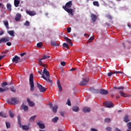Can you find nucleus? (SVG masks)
I'll use <instances>...</instances> for the list:
<instances>
[{"instance_id":"obj_1","label":"nucleus","mask_w":131,"mask_h":131,"mask_svg":"<svg viewBox=\"0 0 131 131\" xmlns=\"http://www.w3.org/2000/svg\"><path fill=\"white\" fill-rule=\"evenodd\" d=\"M71 7H72V1H69L66 4L65 6H62V9H63L66 12H67L68 14H70L71 16H73L74 13H73V9L70 8Z\"/></svg>"},{"instance_id":"obj_2","label":"nucleus","mask_w":131,"mask_h":131,"mask_svg":"<svg viewBox=\"0 0 131 131\" xmlns=\"http://www.w3.org/2000/svg\"><path fill=\"white\" fill-rule=\"evenodd\" d=\"M44 68L41 78H43L45 80L50 82V83H53V81L50 79V72L47 70L46 67Z\"/></svg>"},{"instance_id":"obj_3","label":"nucleus","mask_w":131,"mask_h":131,"mask_svg":"<svg viewBox=\"0 0 131 131\" xmlns=\"http://www.w3.org/2000/svg\"><path fill=\"white\" fill-rule=\"evenodd\" d=\"M11 84H14V82H10L9 83H8L7 82H3L1 84V86L3 88H0V93H4L5 92H8L9 91V88L7 86V85H11Z\"/></svg>"},{"instance_id":"obj_4","label":"nucleus","mask_w":131,"mask_h":131,"mask_svg":"<svg viewBox=\"0 0 131 131\" xmlns=\"http://www.w3.org/2000/svg\"><path fill=\"white\" fill-rule=\"evenodd\" d=\"M33 74H30L29 78V83L30 85L31 92L34 91V82L33 81Z\"/></svg>"},{"instance_id":"obj_5","label":"nucleus","mask_w":131,"mask_h":131,"mask_svg":"<svg viewBox=\"0 0 131 131\" xmlns=\"http://www.w3.org/2000/svg\"><path fill=\"white\" fill-rule=\"evenodd\" d=\"M51 56H50L44 55L42 56V57L38 58V60L39 61V65H40V66H42V67H47L48 65L42 63V60H46V59H49V58Z\"/></svg>"},{"instance_id":"obj_6","label":"nucleus","mask_w":131,"mask_h":131,"mask_svg":"<svg viewBox=\"0 0 131 131\" xmlns=\"http://www.w3.org/2000/svg\"><path fill=\"white\" fill-rule=\"evenodd\" d=\"M7 102L9 104H12L13 105H15V104H18V102H19V100H18V99L16 98H12L11 100L7 99Z\"/></svg>"},{"instance_id":"obj_7","label":"nucleus","mask_w":131,"mask_h":131,"mask_svg":"<svg viewBox=\"0 0 131 131\" xmlns=\"http://www.w3.org/2000/svg\"><path fill=\"white\" fill-rule=\"evenodd\" d=\"M103 105L106 108H112V107H114V105H113V103L111 101L104 102Z\"/></svg>"},{"instance_id":"obj_8","label":"nucleus","mask_w":131,"mask_h":131,"mask_svg":"<svg viewBox=\"0 0 131 131\" xmlns=\"http://www.w3.org/2000/svg\"><path fill=\"white\" fill-rule=\"evenodd\" d=\"M37 86L39 90L40 93H45L47 91V88L42 86L41 84H39L38 82L37 83Z\"/></svg>"},{"instance_id":"obj_9","label":"nucleus","mask_w":131,"mask_h":131,"mask_svg":"<svg viewBox=\"0 0 131 131\" xmlns=\"http://www.w3.org/2000/svg\"><path fill=\"white\" fill-rule=\"evenodd\" d=\"M89 78H83L79 83L80 85H86L89 83Z\"/></svg>"},{"instance_id":"obj_10","label":"nucleus","mask_w":131,"mask_h":131,"mask_svg":"<svg viewBox=\"0 0 131 131\" xmlns=\"http://www.w3.org/2000/svg\"><path fill=\"white\" fill-rule=\"evenodd\" d=\"M96 93H99L101 95H107L108 91L105 90L104 89H101L99 92V90H95Z\"/></svg>"},{"instance_id":"obj_11","label":"nucleus","mask_w":131,"mask_h":131,"mask_svg":"<svg viewBox=\"0 0 131 131\" xmlns=\"http://www.w3.org/2000/svg\"><path fill=\"white\" fill-rule=\"evenodd\" d=\"M10 41V37H5L2 38H0V43H3V42H7V41Z\"/></svg>"},{"instance_id":"obj_12","label":"nucleus","mask_w":131,"mask_h":131,"mask_svg":"<svg viewBox=\"0 0 131 131\" xmlns=\"http://www.w3.org/2000/svg\"><path fill=\"white\" fill-rule=\"evenodd\" d=\"M12 62L16 63H19V62H20V57L15 55L12 59Z\"/></svg>"},{"instance_id":"obj_13","label":"nucleus","mask_w":131,"mask_h":131,"mask_svg":"<svg viewBox=\"0 0 131 131\" xmlns=\"http://www.w3.org/2000/svg\"><path fill=\"white\" fill-rule=\"evenodd\" d=\"M26 12L28 15H29V16H35V15H36V13L33 11H30L29 10H27Z\"/></svg>"},{"instance_id":"obj_14","label":"nucleus","mask_w":131,"mask_h":131,"mask_svg":"<svg viewBox=\"0 0 131 131\" xmlns=\"http://www.w3.org/2000/svg\"><path fill=\"white\" fill-rule=\"evenodd\" d=\"M91 18L93 22L95 23L97 21V17L96 14L92 13L91 15Z\"/></svg>"},{"instance_id":"obj_15","label":"nucleus","mask_w":131,"mask_h":131,"mask_svg":"<svg viewBox=\"0 0 131 131\" xmlns=\"http://www.w3.org/2000/svg\"><path fill=\"white\" fill-rule=\"evenodd\" d=\"M20 109L21 110H24V111H25V112L28 111V106L25 105V104H24V103H23V104L21 105V106L20 107Z\"/></svg>"},{"instance_id":"obj_16","label":"nucleus","mask_w":131,"mask_h":131,"mask_svg":"<svg viewBox=\"0 0 131 131\" xmlns=\"http://www.w3.org/2000/svg\"><path fill=\"white\" fill-rule=\"evenodd\" d=\"M51 108L54 113H57V111L58 110V105H54L53 106H51Z\"/></svg>"},{"instance_id":"obj_17","label":"nucleus","mask_w":131,"mask_h":131,"mask_svg":"<svg viewBox=\"0 0 131 131\" xmlns=\"http://www.w3.org/2000/svg\"><path fill=\"white\" fill-rule=\"evenodd\" d=\"M64 39H66L67 42H69L70 46H71V47H72V46H73V43H72V42L71 41V39H70V38H69L68 37L64 36Z\"/></svg>"},{"instance_id":"obj_18","label":"nucleus","mask_w":131,"mask_h":131,"mask_svg":"<svg viewBox=\"0 0 131 131\" xmlns=\"http://www.w3.org/2000/svg\"><path fill=\"white\" fill-rule=\"evenodd\" d=\"M37 124L42 129H43V128H45L46 127V125H45L44 124L41 123L40 122H37Z\"/></svg>"},{"instance_id":"obj_19","label":"nucleus","mask_w":131,"mask_h":131,"mask_svg":"<svg viewBox=\"0 0 131 131\" xmlns=\"http://www.w3.org/2000/svg\"><path fill=\"white\" fill-rule=\"evenodd\" d=\"M21 19V14L20 13H17L15 16V21H20Z\"/></svg>"},{"instance_id":"obj_20","label":"nucleus","mask_w":131,"mask_h":131,"mask_svg":"<svg viewBox=\"0 0 131 131\" xmlns=\"http://www.w3.org/2000/svg\"><path fill=\"white\" fill-rule=\"evenodd\" d=\"M27 102L30 107H33V106H34V105H35L34 104V102L30 101V99H29V98L27 99Z\"/></svg>"},{"instance_id":"obj_21","label":"nucleus","mask_w":131,"mask_h":131,"mask_svg":"<svg viewBox=\"0 0 131 131\" xmlns=\"http://www.w3.org/2000/svg\"><path fill=\"white\" fill-rule=\"evenodd\" d=\"M17 120L19 127H22V124H21V117H20V115L17 116Z\"/></svg>"},{"instance_id":"obj_22","label":"nucleus","mask_w":131,"mask_h":131,"mask_svg":"<svg viewBox=\"0 0 131 131\" xmlns=\"http://www.w3.org/2000/svg\"><path fill=\"white\" fill-rule=\"evenodd\" d=\"M20 4V1L18 0H14V5L16 8H18L19 7V5Z\"/></svg>"},{"instance_id":"obj_23","label":"nucleus","mask_w":131,"mask_h":131,"mask_svg":"<svg viewBox=\"0 0 131 131\" xmlns=\"http://www.w3.org/2000/svg\"><path fill=\"white\" fill-rule=\"evenodd\" d=\"M57 86L59 92H62V85H61V84H60V80H57Z\"/></svg>"},{"instance_id":"obj_24","label":"nucleus","mask_w":131,"mask_h":131,"mask_svg":"<svg viewBox=\"0 0 131 131\" xmlns=\"http://www.w3.org/2000/svg\"><path fill=\"white\" fill-rule=\"evenodd\" d=\"M51 46H53V47H59V45L57 43V41L51 40Z\"/></svg>"},{"instance_id":"obj_25","label":"nucleus","mask_w":131,"mask_h":131,"mask_svg":"<svg viewBox=\"0 0 131 131\" xmlns=\"http://www.w3.org/2000/svg\"><path fill=\"white\" fill-rule=\"evenodd\" d=\"M83 111L85 113H88L90 112V111H91V108L86 107H84L83 109Z\"/></svg>"},{"instance_id":"obj_26","label":"nucleus","mask_w":131,"mask_h":131,"mask_svg":"<svg viewBox=\"0 0 131 131\" xmlns=\"http://www.w3.org/2000/svg\"><path fill=\"white\" fill-rule=\"evenodd\" d=\"M72 110L74 112H78V111H79V107H78V106H73L72 107Z\"/></svg>"},{"instance_id":"obj_27","label":"nucleus","mask_w":131,"mask_h":131,"mask_svg":"<svg viewBox=\"0 0 131 131\" xmlns=\"http://www.w3.org/2000/svg\"><path fill=\"white\" fill-rule=\"evenodd\" d=\"M119 93H120V95H121L122 97H125V98L127 97H130V95H129L125 96V94L123 91H120Z\"/></svg>"},{"instance_id":"obj_28","label":"nucleus","mask_w":131,"mask_h":131,"mask_svg":"<svg viewBox=\"0 0 131 131\" xmlns=\"http://www.w3.org/2000/svg\"><path fill=\"white\" fill-rule=\"evenodd\" d=\"M93 6H95V7H97L98 8L100 7V4H99V2L98 1H94L93 2Z\"/></svg>"},{"instance_id":"obj_29","label":"nucleus","mask_w":131,"mask_h":131,"mask_svg":"<svg viewBox=\"0 0 131 131\" xmlns=\"http://www.w3.org/2000/svg\"><path fill=\"white\" fill-rule=\"evenodd\" d=\"M24 130H28L29 129V127L27 125H21V127Z\"/></svg>"},{"instance_id":"obj_30","label":"nucleus","mask_w":131,"mask_h":131,"mask_svg":"<svg viewBox=\"0 0 131 131\" xmlns=\"http://www.w3.org/2000/svg\"><path fill=\"white\" fill-rule=\"evenodd\" d=\"M0 116L2 117H8V115L3 112L0 113Z\"/></svg>"},{"instance_id":"obj_31","label":"nucleus","mask_w":131,"mask_h":131,"mask_svg":"<svg viewBox=\"0 0 131 131\" xmlns=\"http://www.w3.org/2000/svg\"><path fill=\"white\" fill-rule=\"evenodd\" d=\"M59 120V117H55V118H53L52 119V122H55L56 123V122H57V121H58Z\"/></svg>"},{"instance_id":"obj_32","label":"nucleus","mask_w":131,"mask_h":131,"mask_svg":"<svg viewBox=\"0 0 131 131\" xmlns=\"http://www.w3.org/2000/svg\"><path fill=\"white\" fill-rule=\"evenodd\" d=\"M124 121L125 122H128L129 121V119L128 118V116L126 115L124 118Z\"/></svg>"},{"instance_id":"obj_33","label":"nucleus","mask_w":131,"mask_h":131,"mask_svg":"<svg viewBox=\"0 0 131 131\" xmlns=\"http://www.w3.org/2000/svg\"><path fill=\"white\" fill-rule=\"evenodd\" d=\"M7 8L9 11H12V5L8 3L7 4Z\"/></svg>"},{"instance_id":"obj_34","label":"nucleus","mask_w":131,"mask_h":131,"mask_svg":"<svg viewBox=\"0 0 131 131\" xmlns=\"http://www.w3.org/2000/svg\"><path fill=\"white\" fill-rule=\"evenodd\" d=\"M127 126L128 128L127 131H131V122H128L127 123Z\"/></svg>"},{"instance_id":"obj_35","label":"nucleus","mask_w":131,"mask_h":131,"mask_svg":"<svg viewBox=\"0 0 131 131\" xmlns=\"http://www.w3.org/2000/svg\"><path fill=\"white\" fill-rule=\"evenodd\" d=\"M94 38L95 37H94V35L91 37L90 39L88 40L87 43H89V42H92L93 40H94Z\"/></svg>"},{"instance_id":"obj_36","label":"nucleus","mask_w":131,"mask_h":131,"mask_svg":"<svg viewBox=\"0 0 131 131\" xmlns=\"http://www.w3.org/2000/svg\"><path fill=\"white\" fill-rule=\"evenodd\" d=\"M9 114L10 117L11 118H13L14 117V116H15V115L13 113V112H12L11 110H10L9 111Z\"/></svg>"},{"instance_id":"obj_37","label":"nucleus","mask_w":131,"mask_h":131,"mask_svg":"<svg viewBox=\"0 0 131 131\" xmlns=\"http://www.w3.org/2000/svg\"><path fill=\"white\" fill-rule=\"evenodd\" d=\"M36 118V115L32 116L30 118V121H31L32 122H33L34 121V120Z\"/></svg>"},{"instance_id":"obj_38","label":"nucleus","mask_w":131,"mask_h":131,"mask_svg":"<svg viewBox=\"0 0 131 131\" xmlns=\"http://www.w3.org/2000/svg\"><path fill=\"white\" fill-rule=\"evenodd\" d=\"M114 89H115V90H124V87H123V86L117 87V86H115L114 87Z\"/></svg>"},{"instance_id":"obj_39","label":"nucleus","mask_w":131,"mask_h":131,"mask_svg":"<svg viewBox=\"0 0 131 131\" xmlns=\"http://www.w3.org/2000/svg\"><path fill=\"white\" fill-rule=\"evenodd\" d=\"M10 90L13 93H16V89H15V87H14V86H12L10 87Z\"/></svg>"},{"instance_id":"obj_40","label":"nucleus","mask_w":131,"mask_h":131,"mask_svg":"<svg viewBox=\"0 0 131 131\" xmlns=\"http://www.w3.org/2000/svg\"><path fill=\"white\" fill-rule=\"evenodd\" d=\"M4 25L8 29H9V22H8V21H4Z\"/></svg>"},{"instance_id":"obj_41","label":"nucleus","mask_w":131,"mask_h":131,"mask_svg":"<svg viewBox=\"0 0 131 131\" xmlns=\"http://www.w3.org/2000/svg\"><path fill=\"white\" fill-rule=\"evenodd\" d=\"M63 47H64V48H66L67 49H69V45H68V43H63Z\"/></svg>"},{"instance_id":"obj_42","label":"nucleus","mask_w":131,"mask_h":131,"mask_svg":"<svg viewBox=\"0 0 131 131\" xmlns=\"http://www.w3.org/2000/svg\"><path fill=\"white\" fill-rule=\"evenodd\" d=\"M113 74H115V71L107 73L108 76H112V75H113Z\"/></svg>"},{"instance_id":"obj_43","label":"nucleus","mask_w":131,"mask_h":131,"mask_svg":"<svg viewBox=\"0 0 131 131\" xmlns=\"http://www.w3.org/2000/svg\"><path fill=\"white\" fill-rule=\"evenodd\" d=\"M106 18H107V19H110V20H112V16H111L110 14H106Z\"/></svg>"},{"instance_id":"obj_44","label":"nucleus","mask_w":131,"mask_h":131,"mask_svg":"<svg viewBox=\"0 0 131 131\" xmlns=\"http://www.w3.org/2000/svg\"><path fill=\"white\" fill-rule=\"evenodd\" d=\"M6 127L7 128H10L11 127V124L9 122H6Z\"/></svg>"},{"instance_id":"obj_45","label":"nucleus","mask_w":131,"mask_h":131,"mask_svg":"<svg viewBox=\"0 0 131 131\" xmlns=\"http://www.w3.org/2000/svg\"><path fill=\"white\" fill-rule=\"evenodd\" d=\"M104 121H105V122H107V123L111 122V119L109 118H106V119H105Z\"/></svg>"},{"instance_id":"obj_46","label":"nucleus","mask_w":131,"mask_h":131,"mask_svg":"<svg viewBox=\"0 0 131 131\" xmlns=\"http://www.w3.org/2000/svg\"><path fill=\"white\" fill-rule=\"evenodd\" d=\"M42 47V43L41 42H39L37 44V48H41Z\"/></svg>"},{"instance_id":"obj_47","label":"nucleus","mask_w":131,"mask_h":131,"mask_svg":"<svg viewBox=\"0 0 131 131\" xmlns=\"http://www.w3.org/2000/svg\"><path fill=\"white\" fill-rule=\"evenodd\" d=\"M29 25H30V23H29L28 21H26L24 24L25 26H29Z\"/></svg>"},{"instance_id":"obj_48","label":"nucleus","mask_w":131,"mask_h":131,"mask_svg":"<svg viewBox=\"0 0 131 131\" xmlns=\"http://www.w3.org/2000/svg\"><path fill=\"white\" fill-rule=\"evenodd\" d=\"M67 104L68 106H71V101H70V99H68L67 100Z\"/></svg>"},{"instance_id":"obj_49","label":"nucleus","mask_w":131,"mask_h":131,"mask_svg":"<svg viewBox=\"0 0 131 131\" xmlns=\"http://www.w3.org/2000/svg\"><path fill=\"white\" fill-rule=\"evenodd\" d=\"M60 64L61 66H65V65H66V62H65V61H62L60 62Z\"/></svg>"},{"instance_id":"obj_50","label":"nucleus","mask_w":131,"mask_h":131,"mask_svg":"<svg viewBox=\"0 0 131 131\" xmlns=\"http://www.w3.org/2000/svg\"><path fill=\"white\" fill-rule=\"evenodd\" d=\"M106 129L107 131H112V128L110 127H107L106 128Z\"/></svg>"},{"instance_id":"obj_51","label":"nucleus","mask_w":131,"mask_h":131,"mask_svg":"<svg viewBox=\"0 0 131 131\" xmlns=\"http://www.w3.org/2000/svg\"><path fill=\"white\" fill-rule=\"evenodd\" d=\"M67 31H68V33H70V32H71V27L68 28Z\"/></svg>"},{"instance_id":"obj_52","label":"nucleus","mask_w":131,"mask_h":131,"mask_svg":"<svg viewBox=\"0 0 131 131\" xmlns=\"http://www.w3.org/2000/svg\"><path fill=\"white\" fill-rule=\"evenodd\" d=\"M6 45L8 47H10V46H12V43L11 42H7Z\"/></svg>"},{"instance_id":"obj_53","label":"nucleus","mask_w":131,"mask_h":131,"mask_svg":"<svg viewBox=\"0 0 131 131\" xmlns=\"http://www.w3.org/2000/svg\"><path fill=\"white\" fill-rule=\"evenodd\" d=\"M115 73H120V74H123V72H121V71H115Z\"/></svg>"},{"instance_id":"obj_54","label":"nucleus","mask_w":131,"mask_h":131,"mask_svg":"<svg viewBox=\"0 0 131 131\" xmlns=\"http://www.w3.org/2000/svg\"><path fill=\"white\" fill-rule=\"evenodd\" d=\"M25 55H26V53L25 52L20 54L21 57H23V56H25Z\"/></svg>"},{"instance_id":"obj_55","label":"nucleus","mask_w":131,"mask_h":131,"mask_svg":"<svg viewBox=\"0 0 131 131\" xmlns=\"http://www.w3.org/2000/svg\"><path fill=\"white\" fill-rule=\"evenodd\" d=\"M84 36H86V37H90V36L89 35V34H88V33L84 34Z\"/></svg>"},{"instance_id":"obj_56","label":"nucleus","mask_w":131,"mask_h":131,"mask_svg":"<svg viewBox=\"0 0 131 131\" xmlns=\"http://www.w3.org/2000/svg\"><path fill=\"white\" fill-rule=\"evenodd\" d=\"M75 70H76V68H72L71 69L70 71H74Z\"/></svg>"},{"instance_id":"obj_57","label":"nucleus","mask_w":131,"mask_h":131,"mask_svg":"<svg viewBox=\"0 0 131 131\" xmlns=\"http://www.w3.org/2000/svg\"><path fill=\"white\" fill-rule=\"evenodd\" d=\"M60 115H61L62 117H64V112H60Z\"/></svg>"},{"instance_id":"obj_58","label":"nucleus","mask_w":131,"mask_h":131,"mask_svg":"<svg viewBox=\"0 0 131 131\" xmlns=\"http://www.w3.org/2000/svg\"><path fill=\"white\" fill-rule=\"evenodd\" d=\"M91 131H98V130H97L96 129L94 128H91Z\"/></svg>"},{"instance_id":"obj_59","label":"nucleus","mask_w":131,"mask_h":131,"mask_svg":"<svg viewBox=\"0 0 131 131\" xmlns=\"http://www.w3.org/2000/svg\"><path fill=\"white\" fill-rule=\"evenodd\" d=\"M10 35H11V36H12L13 37H14V36H15V34L14 33H9Z\"/></svg>"},{"instance_id":"obj_60","label":"nucleus","mask_w":131,"mask_h":131,"mask_svg":"<svg viewBox=\"0 0 131 131\" xmlns=\"http://www.w3.org/2000/svg\"><path fill=\"white\" fill-rule=\"evenodd\" d=\"M8 33H14V31H8Z\"/></svg>"},{"instance_id":"obj_61","label":"nucleus","mask_w":131,"mask_h":131,"mask_svg":"<svg viewBox=\"0 0 131 131\" xmlns=\"http://www.w3.org/2000/svg\"><path fill=\"white\" fill-rule=\"evenodd\" d=\"M3 58H5V55L0 56V60H2Z\"/></svg>"},{"instance_id":"obj_62","label":"nucleus","mask_w":131,"mask_h":131,"mask_svg":"<svg viewBox=\"0 0 131 131\" xmlns=\"http://www.w3.org/2000/svg\"><path fill=\"white\" fill-rule=\"evenodd\" d=\"M127 26H128V27H129V28H130V29H131V25H130V24L128 23V24H127Z\"/></svg>"},{"instance_id":"obj_63","label":"nucleus","mask_w":131,"mask_h":131,"mask_svg":"<svg viewBox=\"0 0 131 131\" xmlns=\"http://www.w3.org/2000/svg\"><path fill=\"white\" fill-rule=\"evenodd\" d=\"M41 71H38V73H39V74H40V75H42V73H41Z\"/></svg>"},{"instance_id":"obj_64","label":"nucleus","mask_w":131,"mask_h":131,"mask_svg":"<svg viewBox=\"0 0 131 131\" xmlns=\"http://www.w3.org/2000/svg\"><path fill=\"white\" fill-rule=\"evenodd\" d=\"M115 131H121V130H120L119 129H118V128H116L115 129Z\"/></svg>"}]
</instances>
